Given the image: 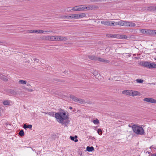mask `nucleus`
<instances>
[{"instance_id":"obj_1","label":"nucleus","mask_w":156,"mask_h":156,"mask_svg":"<svg viewBox=\"0 0 156 156\" xmlns=\"http://www.w3.org/2000/svg\"><path fill=\"white\" fill-rule=\"evenodd\" d=\"M55 117L56 121L65 126H67L70 121L68 119L67 113L64 110H62L55 114Z\"/></svg>"},{"instance_id":"obj_2","label":"nucleus","mask_w":156,"mask_h":156,"mask_svg":"<svg viewBox=\"0 0 156 156\" xmlns=\"http://www.w3.org/2000/svg\"><path fill=\"white\" fill-rule=\"evenodd\" d=\"M132 128L133 131L136 134L140 135L144 134V130L140 126L134 125L132 126Z\"/></svg>"},{"instance_id":"obj_3","label":"nucleus","mask_w":156,"mask_h":156,"mask_svg":"<svg viewBox=\"0 0 156 156\" xmlns=\"http://www.w3.org/2000/svg\"><path fill=\"white\" fill-rule=\"evenodd\" d=\"M107 36L109 37L121 39H126L128 37L126 35L124 34H108Z\"/></svg>"},{"instance_id":"obj_4","label":"nucleus","mask_w":156,"mask_h":156,"mask_svg":"<svg viewBox=\"0 0 156 156\" xmlns=\"http://www.w3.org/2000/svg\"><path fill=\"white\" fill-rule=\"evenodd\" d=\"M86 15L85 13H81L78 14H74L69 16L68 17L72 19L76 20L81 19L86 16Z\"/></svg>"},{"instance_id":"obj_5","label":"nucleus","mask_w":156,"mask_h":156,"mask_svg":"<svg viewBox=\"0 0 156 156\" xmlns=\"http://www.w3.org/2000/svg\"><path fill=\"white\" fill-rule=\"evenodd\" d=\"M116 23V22L112 20H102L101 22V23L102 24L111 26L117 25V24Z\"/></svg>"},{"instance_id":"obj_6","label":"nucleus","mask_w":156,"mask_h":156,"mask_svg":"<svg viewBox=\"0 0 156 156\" xmlns=\"http://www.w3.org/2000/svg\"><path fill=\"white\" fill-rule=\"evenodd\" d=\"M91 7H86L84 5H81L73 7L72 8V9L73 11H82L84 10L85 9L88 10L91 9Z\"/></svg>"},{"instance_id":"obj_7","label":"nucleus","mask_w":156,"mask_h":156,"mask_svg":"<svg viewBox=\"0 0 156 156\" xmlns=\"http://www.w3.org/2000/svg\"><path fill=\"white\" fill-rule=\"evenodd\" d=\"M70 98L75 102L80 104H85L86 103L85 100L83 99L79 98L73 95H71L70 96Z\"/></svg>"},{"instance_id":"obj_8","label":"nucleus","mask_w":156,"mask_h":156,"mask_svg":"<svg viewBox=\"0 0 156 156\" xmlns=\"http://www.w3.org/2000/svg\"><path fill=\"white\" fill-rule=\"evenodd\" d=\"M135 32L136 33L150 35V30L137 29H135Z\"/></svg>"},{"instance_id":"obj_9","label":"nucleus","mask_w":156,"mask_h":156,"mask_svg":"<svg viewBox=\"0 0 156 156\" xmlns=\"http://www.w3.org/2000/svg\"><path fill=\"white\" fill-rule=\"evenodd\" d=\"M119 21L116 22V23L117 25H119L122 26L129 27V21L122 20H119Z\"/></svg>"},{"instance_id":"obj_10","label":"nucleus","mask_w":156,"mask_h":156,"mask_svg":"<svg viewBox=\"0 0 156 156\" xmlns=\"http://www.w3.org/2000/svg\"><path fill=\"white\" fill-rule=\"evenodd\" d=\"M143 101L147 103H150L152 104H156V100L154 98H144L143 100Z\"/></svg>"},{"instance_id":"obj_11","label":"nucleus","mask_w":156,"mask_h":156,"mask_svg":"<svg viewBox=\"0 0 156 156\" xmlns=\"http://www.w3.org/2000/svg\"><path fill=\"white\" fill-rule=\"evenodd\" d=\"M4 71L5 72L4 73H2V76H1V79L5 81H7L8 80L9 78L7 76H6V75L5 76V72H6V70H5Z\"/></svg>"},{"instance_id":"obj_12","label":"nucleus","mask_w":156,"mask_h":156,"mask_svg":"<svg viewBox=\"0 0 156 156\" xmlns=\"http://www.w3.org/2000/svg\"><path fill=\"white\" fill-rule=\"evenodd\" d=\"M140 95L141 94L140 92L135 90H131V96L134 97L136 96H140Z\"/></svg>"},{"instance_id":"obj_13","label":"nucleus","mask_w":156,"mask_h":156,"mask_svg":"<svg viewBox=\"0 0 156 156\" xmlns=\"http://www.w3.org/2000/svg\"><path fill=\"white\" fill-rule=\"evenodd\" d=\"M149 62H147V61H144V62H142L140 63V64L145 67H147V68H149V64H150Z\"/></svg>"},{"instance_id":"obj_14","label":"nucleus","mask_w":156,"mask_h":156,"mask_svg":"<svg viewBox=\"0 0 156 156\" xmlns=\"http://www.w3.org/2000/svg\"><path fill=\"white\" fill-rule=\"evenodd\" d=\"M88 58L90 59L97 61L98 60V57L93 55L88 56Z\"/></svg>"},{"instance_id":"obj_15","label":"nucleus","mask_w":156,"mask_h":156,"mask_svg":"<svg viewBox=\"0 0 156 156\" xmlns=\"http://www.w3.org/2000/svg\"><path fill=\"white\" fill-rule=\"evenodd\" d=\"M3 103L5 105H10L12 104V101L10 100H5L3 101Z\"/></svg>"},{"instance_id":"obj_16","label":"nucleus","mask_w":156,"mask_h":156,"mask_svg":"<svg viewBox=\"0 0 156 156\" xmlns=\"http://www.w3.org/2000/svg\"><path fill=\"white\" fill-rule=\"evenodd\" d=\"M149 69L154 68L156 69V64L153 62L152 63L150 62Z\"/></svg>"},{"instance_id":"obj_17","label":"nucleus","mask_w":156,"mask_h":156,"mask_svg":"<svg viewBox=\"0 0 156 156\" xmlns=\"http://www.w3.org/2000/svg\"><path fill=\"white\" fill-rule=\"evenodd\" d=\"M131 90H124L123 91L122 93L124 94L131 96Z\"/></svg>"},{"instance_id":"obj_18","label":"nucleus","mask_w":156,"mask_h":156,"mask_svg":"<svg viewBox=\"0 0 156 156\" xmlns=\"http://www.w3.org/2000/svg\"><path fill=\"white\" fill-rule=\"evenodd\" d=\"M147 9L149 11H154L156 10V7L154 6H150L147 8Z\"/></svg>"},{"instance_id":"obj_19","label":"nucleus","mask_w":156,"mask_h":156,"mask_svg":"<svg viewBox=\"0 0 156 156\" xmlns=\"http://www.w3.org/2000/svg\"><path fill=\"white\" fill-rule=\"evenodd\" d=\"M100 62H104L105 63H109V61L108 60L104 59L102 58H101L98 57V60Z\"/></svg>"},{"instance_id":"obj_20","label":"nucleus","mask_w":156,"mask_h":156,"mask_svg":"<svg viewBox=\"0 0 156 156\" xmlns=\"http://www.w3.org/2000/svg\"><path fill=\"white\" fill-rule=\"evenodd\" d=\"M93 74L95 76L96 78L98 79H99V77H102L100 75V74L98 73V72L97 71H95L94 72Z\"/></svg>"},{"instance_id":"obj_21","label":"nucleus","mask_w":156,"mask_h":156,"mask_svg":"<svg viewBox=\"0 0 156 156\" xmlns=\"http://www.w3.org/2000/svg\"><path fill=\"white\" fill-rule=\"evenodd\" d=\"M15 91L14 90L9 89L8 90V94L9 95H11L12 94H15Z\"/></svg>"},{"instance_id":"obj_22","label":"nucleus","mask_w":156,"mask_h":156,"mask_svg":"<svg viewBox=\"0 0 156 156\" xmlns=\"http://www.w3.org/2000/svg\"><path fill=\"white\" fill-rule=\"evenodd\" d=\"M18 83L19 84L25 85L27 84V82L23 80H20L18 82Z\"/></svg>"},{"instance_id":"obj_23","label":"nucleus","mask_w":156,"mask_h":156,"mask_svg":"<svg viewBox=\"0 0 156 156\" xmlns=\"http://www.w3.org/2000/svg\"><path fill=\"white\" fill-rule=\"evenodd\" d=\"M67 40V38L66 37L59 36V41H65Z\"/></svg>"},{"instance_id":"obj_24","label":"nucleus","mask_w":156,"mask_h":156,"mask_svg":"<svg viewBox=\"0 0 156 156\" xmlns=\"http://www.w3.org/2000/svg\"><path fill=\"white\" fill-rule=\"evenodd\" d=\"M150 35H156V30H150Z\"/></svg>"},{"instance_id":"obj_25","label":"nucleus","mask_w":156,"mask_h":156,"mask_svg":"<svg viewBox=\"0 0 156 156\" xmlns=\"http://www.w3.org/2000/svg\"><path fill=\"white\" fill-rule=\"evenodd\" d=\"M94 150V148L93 147H90L89 146H88L87 147V150L88 151H93Z\"/></svg>"},{"instance_id":"obj_26","label":"nucleus","mask_w":156,"mask_h":156,"mask_svg":"<svg viewBox=\"0 0 156 156\" xmlns=\"http://www.w3.org/2000/svg\"><path fill=\"white\" fill-rule=\"evenodd\" d=\"M35 31L36 34H42L44 32V30H35Z\"/></svg>"},{"instance_id":"obj_27","label":"nucleus","mask_w":156,"mask_h":156,"mask_svg":"<svg viewBox=\"0 0 156 156\" xmlns=\"http://www.w3.org/2000/svg\"><path fill=\"white\" fill-rule=\"evenodd\" d=\"M48 35L47 36H43L41 37V38L44 40L49 41Z\"/></svg>"},{"instance_id":"obj_28","label":"nucleus","mask_w":156,"mask_h":156,"mask_svg":"<svg viewBox=\"0 0 156 156\" xmlns=\"http://www.w3.org/2000/svg\"><path fill=\"white\" fill-rule=\"evenodd\" d=\"M46 114H48L51 116H54V115H55V114H54V113L52 112H44Z\"/></svg>"},{"instance_id":"obj_29","label":"nucleus","mask_w":156,"mask_h":156,"mask_svg":"<svg viewBox=\"0 0 156 156\" xmlns=\"http://www.w3.org/2000/svg\"><path fill=\"white\" fill-rule=\"evenodd\" d=\"M23 88L24 89L27 90L28 92H32L34 91V90L32 89L28 88L25 87H23Z\"/></svg>"},{"instance_id":"obj_30","label":"nucleus","mask_w":156,"mask_h":156,"mask_svg":"<svg viewBox=\"0 0 156 156\" xmlns=\"http://www.w3.org/2000/svg\"><path fill=\"white\" fill-rule=\"evenodd\" d=\"M72 10V9L70 8V7H68L65 9V12H69L71 11Z\"/></svg>"},{"instance_id":"obj_31","label":"nucleus","mask_w":156,"mask_h":156,"mask_svg":"<svg viewBox=\"0 0 156 156\" xmlns=\"http://www.w3.org/2000/svg\"><path fill=\"white\" fill-rule=\"evenodd\" d=\"M19 135L21 136H23L24 135V132L23 130H22L20 131L19 133Z\"/></svg>"},{"instance_id":"obj_32","label":"nucleus","mask_w":156,"mask_h":156,"mask_svg":"<svg viewBox=\"0 0 156 156\" xmlns=\"http://www.w3.org/2000/svg\"><path fill=\"white\" fill-rule=\"evenodd\" d=\"M136 26V24L133 22L129 21V27H134Z\"/></svg>"},{"instance_id":"obj_33","label":"nucleus","mask_w":156,"mask_h":156,"mask_svg":"<svg viewBox=\"0 0 156 156\" xmlns=\"http://www.w3.org/2000/svg\"><path fill=\"white\" fill-rule=\"evenodd\" d=\"M93 123L95 124H98L99 123V121L98 119L94 120L93 121Z\"/></svg>"},{"instance_id":"obj_34","label":"nucleus","mask_w":156,"mask_h":156,"mask_svg":"<svg viewBox=\"0 0 156 156\" xmlns=\"http://www.w3.org/2000/svg\"><path fill=\"white\" fill-rule=\"evenodd\" d=\"M59 36H54V41H59Z\"/></svg>"},{"instance_id":"obj_35","label":"nucleus","mask_w":156,"mask_h":156,"mask_svg":"<svg viewBox=\"0 0 156 156\" xmlns=\"http://www.w3.org/2000/svg\"><path fill=\"white\" fill-rule=\"evenodd\" d=\"M35 30H27V33H35Z\"/></svg>"},{"instance_id":"obj_36","label":"nucleus","mask_w":156,"mask_h":156,"mask_svg":"<svg viewBox=\"0 0 156 156\" xmlns=\"http://www.w3.org/2000/svg\"><path fill=\"white\" fill-rule=\"evenodd\" d=\"M49 41H54V36L48 35Z\"/></svg>"},{"instance_id":"obj_37","label":"nucleus","mask_w":156,"mask_h":156,"mask_svg":"<svg viewBox=\"0 0 156 156\" xmlns=\"http://www.w3.org/2000/svg\"><path fill=\"white\" fill-rule=\"evenodd\" d=\"M136 82L138 83H142L143 82L144 80L142 79H137L136 80Z\"/></svg>"},{"instance_id":"obj_38","label":"nucleus","mask_w":156,"mask_h":156,"mask_svg":"<svg viewBox=\"0 0 156 156\" xmlns=\"http://www.w3.org/2000/svg\"><path fill=\"white\" fill-rule=\"evenodd\" d=\"M97 132L100 135H101L102 134V131L100 129H98L97 130Z\"/></svg>"},{"instance_id":"obj_39","label":"nucleus","mask_w":156,"mask_h":156,"mask_svg":"<svg viewBox=\"0 0 156 156\" xmlns=\"http://www.w3.org/2000/svg\"><path fill=\"white\" fill-rule=\"evenodd\" d=\"M33 60L34 62H39V60L38 59L34 58H33Z\"/></svg>"},{"instance_id":"obj_40","label":"nucleus","mask_w":156,"mask_h":156,"mask_svg":"<svg viewBox=\"0 0 156 156\" xmlns=\"http://www.w3.org/2000/svg\"><path fill=\"white\" fill-rule=\"evenodd\" d=\"M32 126L31 125H28L27 126V128H28L30 129H31Z\"/></svg>"},{"instance_id":"obj_41","label":"nucleus","mask_w":156,"mask_h":156,"mask_svg":"<svg viewBox=\"0 0 156 156\" xmlns=\"http://www.w3.org/2000/svg\"><path fill=\"white\" fill-rule=\"evenodd\" d=\"M70 139L72 140L73 141H74V137H73V136H70Z\"/></svg>"},{"instance_id":"obj_42","label":"nucleus","mask_w":156,"mask_h":156,"mask_svg":"<svg viewBox=\"0 0 156 156\" xmlns=\"http://www.w3.org/2000/svg\"><path fill=\"white\" fill-rule=\"evenodd\" d=\"M23 128L25 129H26L27 128V125L26 124H24L23 126Z\"/></svg>"},{"instance_id":"obj_43","label":"nucleus","mask_w":156,"mask_h":156,"mask_svg":"<svg viewBox=\"0 0 156 156\" xmlns=\"http://www.w3.org/2000/svg\"><path fill=\"white\" fill-rule=\"evenodd\" d=\"M149 156H156V154H151L149 155Z\"/></svg>"},{"instance_id":"obj_44","label":"nucleus","mask_w":156,"mask_h":156,"mask_svg":"<svg viewBox=\"0 0 156 156\" xmlns=\"http://www.w3.org/2000/svg\"><path fill=\"white\" fill-rule=\"evenodd\" d=\"M64 16L63 17H66V18H67L68 19H70V17H69L68 16Z\"/></svg>"},{"instance_id":"obj_45","label":"nucleus","mask_w":156,"mask_h":156,"mask_svg":"<svg viewBox=\"0 0 156 156\" xmlns=\"http://www.w3.org/2000/svg\"><path fill=\"white\" fill-rule=\"evenodd\" d=\"M8 125V124H7V123H6L5 125V127H7V126Z\"/></svg>"},{"instance_id":"obj_46","label":"nucleus","mask_w":156,"mask_h":156,"mask_svg":"<svg viewBox=\"0 0 156 156\" xmlns=\"http://www.w3.org/2000/svg\"><path fill=\"white\" fill-rule=\"evenodd\" d=\"M44 32H45V33H47V32H51V31H45Z\"/></svg>"},{"instance_id":"obj_47","label":"nucleus","mask_w":156,"mask_h":156,"mask_svg":"<svg viewBox=\"0 0 156 156\" xmlns=\"http://www.w3.org/2000/svg\"><path fill=\"white\" fill-rule=\"evenodd\" d=\"M27 86H30V85L28 83H27Z\"/></svg>"},{"instance_id":"obj_48","label":"nucleus","mask_w":156,"mask_h":156,"mask_svg":"<svg viewBox=\"0 0 156 156\" xmlns=\"http://www.w3.org/2000/svg\"><path fill=\"white\" fill-rule=\"evenodd\" d=\"M74 141L75 142H77L78 141V140L77 139H76L75 140H74Z\"/></svg>"},{"instance_id":"obj_49","label":"nucleus","mask_w":156,"mask_h":156,"mask_svg":"<svg viewBox=\"0 0 156 156\" xmlns=\"http://www.w3.org/2000/svg\"><path fill=\"white\" fill-rule=\"evenodd\" d=\"M77 136H75V137H74L75 138H77Z\"/></svg>"},{"instance_id":"obj_50","label":"nucleus","mask_w":156,"mask_h":156,"mask_svg":"<svg viewBox=\"0 0 156 156\" xmlns=\"http://www.w3.org/2000/svg\"><path fill=\"white\" fill-rule=\"evenodd\" d=\"M69 108L71 109H72V107H69Z\"/></svg>"},{"instance_id":"obj_51","label":"nucleus","mask_w":156,"mask_h":156,"mask_svg":"<svg viewBox=\"0 0 156 156\" xmlns=\"http://www.w3.org/2000/svg\"><path fill=\"white\" fill-rule=\"evenodd\" d=\"M2 42H0V43H1V45L2 44Z\"/></svg>"},{"instance_id":"obj_52","label":"nucleus","mask_w":156,"mask_h":156,"mask_svg":"<svg viewBox=\"0 0 156 156\" xmlns=\"http://www.w3.org/2000/svg\"><path fill=\"white\" fill-rule=\"evenodd\" d=\"M65 72L66 73H67V72L66 71H65Z\"/></svg>"}]
</instances>
